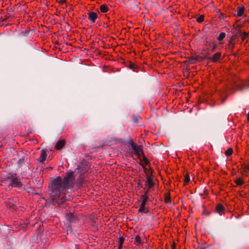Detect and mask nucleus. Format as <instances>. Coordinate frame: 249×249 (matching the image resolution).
I'll use <instances>...</instances> for the list:
<instances>
[{
  "mask_svg": "<svg viewBox=\"0 0 249 249\" xmlns=\"http://www.w3.org/2000/svg\"><path fill=\"white\" fill-rule=\"evenodd\" d=\"M235 182L237 185L240 186L243 184L244 181L241 178H238L235 180Z\"/></svg>",
  "mask_w": 249,
  "mask_h": 249,
  "instance_id": "nucleus-23",
  "label": "nucleus"
},
{
  "mask_svg": "<svg viewBox=\"0 0 249 249\" xmlns=\"http://www.w3.org/2000/svg\"><path fill=\"white\" fill-rule=\"evenodd\" d=\"M235 87L237 90H243L249 88V82L239 80L235 83Z\"/></svg>",
  "mask_w": 249,
  "mask_h": 249,
  "instance_id": "nucleus-5",
  "label": "nucleus"
},
{
  "mask_svg": "<svg viewBox=\"0 0 249 249\" xmlns=\"http://www.w3.org/2000/svg\"><path fill=\"white\" fill-rule=\"evenodd\" d=\"M71 232L72 231L71 230V228H70L69 225L68 226V229H67V232L68 231ZM67 234H68V232H67Z\"/></svg>",
  "mask_w": 249,
  "mask_h": 249,
  "instance_id": "nucleus-35",
  "label": "nucleus"
},
{
  "mask_svg": "<svg viewBox=\"0 0 249 249\" xmlns=\"http://www.w3.org/2000/svg\"><path fill=\"white\" fill-rule=\"evenodd\" d=\"M242 31L241 30V28L238 27H235L234 28V34L235 35L237 36V37L238 36H240L242 35Z\"/></svg>",
  "mask_w": 249,
  "mask_h": 249,
  "instance_id": "nucleus-19",
  "label": "nucleus"
},
{
  "mask_svg": "<svg viewBox=\"0 0 249 249\" xmlns=\"http://www.w3.org/2000/svg\"><path fill=\"white\" fill-rule=\"evenodd\" d=\"M128 68L134 71L137 72L139 67L133 63H129Z\"/></svg>",
  "mask_w": 249,
  "mask_h": 249,
  "instance_id": "nucleus-16",
  "label": "nucleus"
},
{
  "mask_svg": "<svg viewBox=\"0 0 249 249\" xmlns=\"http://www.w3.org/2000/svg\"><path fill=\"white\" fill-rule=\"evenodd\" d=\"M124 242V238L123 236H120L119 239V245H118L119 249H122Z\"/></svg>",
  "mask_w": 249,
  "mask_h": 249,
  "instance_id": "nucleus-21",
  "label": "nucleus"
},
{
  "mask_svg": "<svg viewBox=\"0 0 249 249\" xmlns=\"http://www.w3.org/2000/svg\"><path fill=\"white\" fill-rule=\"evenodd\" d=\"M247 118H248V120L249 121V113H248V115H247Z\"/></svg>",
  "mask_w": 249,
  "mask_h": 249,
  "instance_id": "nucleus-39",
  "label": "nucleus"
},
{
  "mask_svg": "<svg viewBox=\"0 0 249 249\" xmlns=\"http://www.w3.org/2000/svg\"><path fill=\"white\" fill-rule=\"evenodd\" d=\"M196 60H197V59L195 57H190L189 59V62L191 64L195 63L196 62Z\"/></svg>",
  "mask_w": 249,
  "mask_h": 249,
  "instance_id": "nucleus-28",
  "label": "nucleus"
},
{
  "mask_svg": "<svg viewBox=\"0 0 249 249\" xmlns=\"http://www.w3.org/2000/svg\"><path fill=\"white\" fill-rule=\"evenodd\" d=\"M220 18L221 19H222V18H224V16H223V15H221L220 16Z\"/></svg>",
  "mask_w": 249,
  "mask_h": 249,
  "instance_id": "nucleus-38",
  "label": "nucleus"
},
{
  "mask_svg": "<svg viewBox=\"0 0 249 249\" xmlns=\"http://www.w3.org/2000/svg\"><path fill=\"white\" fill-rule=\"evenodd\" d=\"M190 177H189V175H188V174L186 175L185 176L184 182L186 183H188L190 181Z\"/></svg>",
  "mask_w": 249,
  "mask_h": 249,
  "instance_id": "nucleus-29",
  "label": "nucleus"
},
{
  "mask_svg": "<svg viewBox=\"0 0 249 249\" xmlns=\"http://www.w3.org/2000/svg\"><path fill=\"white\" fill-rule=\"evenodd\" d=\"M148 190H146L144 194L142 196V203L140 205V207L139 209V212H144V210L145 209V205L146 204V203L148 200Z\"/></svg>",
  "mask_w": 249,
  "mask_h": 249,
  "instance_id": "nucleus-4",
  "label": "nucleus"
},
{
  "mask_svg": "<svg viewBox=\"0 0 249 249\" xmlns=\"http://www.w3.org/2000/svg\"><path fill=\"white\" fill-rule=\"evenodd\" d=\"M226 36V34L224 32H222L218 36V37H217V40L220 42L221 41L223 38L225 37Z\"/></svg>",
  "mask_w": 249,
  "mask_h": 249,
  "instance_id": "nucleus-22",
  "label": "nucleus"
},
{
  "mask_svg": "<svg viewBox=\"0 0 249 249\" xmlns=\"http://www.w3.org/2000/svg\"><path fill=\"white\" fill-rule=\"evenodd\" d=\"M225 208L221 204H218L215 207V213H218L219 215H221L223 213H225Z\"/></svg>",
  "mask_w": 249,
  "mask_h": 249,
  "instance_id": "nucleus-8",
  "label": "nucleus"
},
{
  "mask_svg": "<svg viewBox=\"0 0 249 249\" xmlns=\"http://www.w3.org/2000/svg\"><path fill=\"white\" fill-rule=\"evenodd\" d=\"M210 46L211 47H212V51L213 52L215 50V49L217 47V45L216 44H210Z\"/></svg>",
  "mask_w": 249,
  "mask_h": 249,
  "instance_id": "nucleus-31",
  "label": "nucleus"
},
{
  "mask_svg": "<svg viewBox=\"0 0 249 249\" xmlns=\"http://www.w3.org/2000/svg\"><path fill=\"white\" fill-rule=\"evenodd\" d=\"M234 46V43H233L231 41H229V48L230 49L232 50Z\"/></svg>",
  "mask_w": 249,
  "mask_h": 249,
  "instance_id": "nucleus-30",
  "label": "nucleus"
},
{
  "mask_svg": "<svg viewBox=\"0 0 249 249\" xmlns=\"http://www.w3.org/2000/svg\"><path fill=\"white\" fill-rule=\"evenodd\" d=\"M5 181L9 182V185L12 187H18L20 189H23V185L16 173H8L4 178Z\"/></svg>",
  "mask_w": 249,
  "mask_h": 249,
  "instance_id": "nucleus-2",
  "label": "nucleus"
},
{
  "mask_svg": "<svg viewBox=\"0 0 249 249\" xmlns=\"http://www.w3.org/2000/svg\"><path fill=\"white\" fill-rule=\"evenodd\" d=\"M245 8L243 6H239L237 8V13L235 15L236 17H241L244 13Z\"/></svg>",
  "mask_w": 249,
  "mask_h": 249,
  "instance_id": "nucleus-13",
  "label": "nucleus"
},
{
  "mask_svg": "<svg viewBox=\"0 0 249 249\" xmlns=\"http://www.w3.org/2000/svg\"><path fill=\"white\" fill-rule=\"evenodd\" d=\"M246 169L247 170H249V166H246Z\"/></svg>",
  "mask_w": 249,
  "mask_h": 249,
  "instance_id": "nucleus-40",
  "label": "nucleus"
},
{
  "mask_svg": "<svg viewBox=\"0 0 249 249\" xmlns=\"http://www.w3.org/2000/svg\"><path fill=\"white\" fill-rule=\"evenodd\" d=\"M134 244L136 246H139L142 244V242L141 240V238L139 235H137L135 238V242Z\"/></svg>",
  "mask_w": 249,
  "mask_h": 249,
  "instance_id": "nucleus-17",
  "label": "nucleus"
},
{
  "mask_svg": "<svg viewBox=\"0 0 249 249\" xmlns=\"http://www.w3.org/2000/svg\"><path fill=\"white\" fill-rule=\"evenodd\" d=\"M136 10H140V8L137 6H136Z\"/></svg>",
  "mask_w": 249,
  "mask_h": 249,
  "instance_id": "nucleus-41",
  "label": "nucleus"
},
{
  "mask_svg": "<svg viewBox=\"0 0 249 249\" xmlns=\"http://www.w3.org/2000/svg\"><path fill=\"white\" fill-rule=\"evenodd\" d=\"M65 142L64 140H59L55 144V148L57 150L61 149L65 144Z\"/></svg>",
  "mask_w": 249,
  "mask_h": 249,
  "instance_id": "nucleus-11",
  "label": "nucleus"
},
{
  "mask_svg": "<svg viewBox=\"0 0 249 249\" xmlns=\"http://www.w3.org/2000/svg\"><path fill=\"white\" fill-rule=\"evenodd\" d=\"M88 15L89 19L92 23H94L98 18L96 13L94 12H89Z\"/></svg>",
  "mask_w": 249,
  "mask_h": 249,
  "instance_id": "nucleus-7",
  "label": "nucleus"
},
{
  "mask_svg": "<svg viewBox=\"0 0 249 249\" xmlns=\"http://www.w3.org/2000/svg\"><path fill=\"white\" fill-rule=\"evenodd\" d=\"M66 0H61L59 2L61 3H64L66 2Z\"/></svg>",
  "mask_w": 249,
  "mask_h": 249,
  "instance_id": "nucleus-36",
  "label": "nucleus"
},
{
  "mask_svg": "<svg viewBox=\"0 0 249 249\" xmlns=\"http://www.w3.org/2000/svg\"><path fill=\"white\" fill-rule=\"evenodd\" d=\"M221 52H217L216 53H215L213 55V57H206V58L208 60H211L213 62H216L218 61V60H219V59L220 58V57L221 56Z\"/></svg>",
  "mask_w": 249,
  "mask_h": 249,
  "instance_id": "nucleus-9",
  "label": "nucleus"
},
{
  "mask_svg": "<svg viewBox=\"0 0 249 249\" xmlns=\"http://www.w3.org/2000/svg\"><path fill=\"white\" fill-rule=\"evenodd\" d=\"M74 182V173L71 171L67 173L63 179L60 177L52 179L49 186L52 203L60 206L64 203L67 200V190L72 188Z\"/></svg>",
  "mask_w": 249,
  "mask_h": 249,
  "instance_id": "nucleus-1",
  "label": "nucleus"
},
{
  "mask_svg": "<svg viewBox=\"0 0 249 249\" xmlns=\"http://www.w3.org/2000/svg\"><path fill=\"white\" fill-rule=\"evenodd\" d=\"M232 153V149L231 148H229L226 151H225V155L227 156H229L231 155Z\"/></svg>",
  "mask_w": 249,
  "mask_h": 249,
  "instance_id": "nucleus-24",
  "label": "nucleus"
},
{
  "mask_svg": "<svg viewBox=\"0 0 249 249\" xmlns=\"http://www.w3.org/2000/svg\"><path fill=\"white\" fill-rule=\"evenodd\" d=\"M89 219L91 222V225L93 226L92 231L94 232L96 231V230H97V228L95 226V224L96 223V220L97 218H96L94 215H91L89 217Z\"/></svg>",
  "mask_w": 249,
  "mask_h": 249,
  "instance_id": "nucleus-12",
  "label": "nucleus"
},
{
  "mask_svg": "<svg viewBox=\"0 0 249 249\" xmlns=\"http://www.w3.org/2000/svg\"><path fill=\"white\" fill-rule=\"evenodd\" d=\"M210 212H209V213H208V215H210Z\"/></svg>",
  "mask_w": 249,
  "mask_h": 249,
  "instance_id": "nucleus-42",
  "label": "nucleus"
},
{
  "mask_svg": "<svg viewBox=\"0 0 249 249\" xmlns=\"http://www.w3.org/2000/svg\"><path fill=\"white\" fill-rule=\"evenodd\" d=\"M127 143L130 144L136 155L140 156L141 153L144 155L142 149V146L137 145L136 144L133 142L132 139L130 137H129V141Z\"/></svg>",
  "mask_w": 249,
  "mask_h": 249,
  "instance_id": "nucleus-3",
  "label": "nucleus"
},
{
  "mask_svg": "<svg viewBox=\"0 0 249 249\" xmlns=\"http://www.w3.org/2000/svg\"><path fill=\"white\" fill-rule=\"evenodd\" d=\"M144 161L146 164H149L150 163L149 161L145 157H144Z\"/></svg>",
  "mask_w": 249,
  "mask_h": 249,
  "instance_id": "nucleus-33",
  "label": "nucleus"
},
{
  "mask_svg": "<svg viewBox=\"0 0 249 249\" xmlns=\"http://www.w3.org/2000/svg\"><path fill=\"white\" fill-rule=\"evenodd\" d=\"M165 202L167 204H171V203L169 193H167L165 194Z\"/></svg>",
  "mask_w": 249,
  "mask_h": 249,
  "instance_id": "nucleus-20",
  "label": "nucleus"
},
{
  "mask_svg": "<svg viewBox=\"0 0 249 249\" xmlns=\"http://www.w3.org/2000/svg\"><path fill=\"white\" fill-rule=\"evenodd\" d=\"M46 157L47 154L46 151L44 150H42L38 159L40 162H43L46 160Z\"/></svg>",
  "mask_w": 249,
  "mask_h": 249,
  "instance_id": "nucleus-14",
  "label": "nucleus"
},
{
  "mask_svg": "<svg viewBox=\"0 0 249 249\" xmlns=\"http://www.w3.org/2000/svg\"><path fill=\"white\" fill-rule=\"evenodd\" d=\"M154 184H155V183L153 181L151 177L147 175L146 176V179L145 180V185L148 187V188L147 190H148V191H149L151 188H152L153 186H154Z\"/></svg>",
  "mask_w": 249,
  "mask_h": 249,
  "instance_id": "nucleus-10",
  "label": "nucleus"
},
{
  "mask_svg": "<svg viewBox=\"0 0 249 249\" xmlns=\"http://www.w3.org/2000/svg\"><path fill=\"white\" fill-rule=\"evenodd\" d=\"M237 35H235V34L233 36H232L231 38H230V39L229 41H231V42H232V41L233 40H234L235 38H237Z\"/></svg>",
  "mask_w": 249,
  "mask_h": 249,
  "instance_id": "nucleus-32",
  "label": "nucleus"
},
{
  "mask_svg": "<svg viewBox=\"0 0 249 249\" xmlns=\"http://www.w3.org/2000/svg\"><path fill=\"white\" fill-rule=\"evenodd\" d=\"M175 244L173 243L172 245V249H175Z\"/></svg>",
  "mask_w": 249,
  "mask_h": 249,
  "instance_id": "nucleus-37",
  "label": "nucleus"
},
{
  "mask_svg": "<svg viewBox=\"0 0 249 249\" xmlns=\"http://www.w3.org/2000/svg\"><path fill=\"white\" fill-rule=\"evenodd\" d=\"M100 10L102 13H106L108 11V7L106 4H102L100 6Z\"/></svg>",
  "mask_w": 249,
  "mask_h": 249,
  "instance_id": "nucleus-18",
  "label": "nucleus"
},
{
  "mask_svg": "<svg viewBox=\"0 0 249 249\" xmlns=\"http://www.w3.org/2000/svg\"><path fill=\"white\" fill-rule=\"evenodd\" d=\"M132 119L134 123L137 125H139V123L141 121V117L139 114H133Z\"/></svg>",
  "mask_w": 249,
  "mask_h": 249,
  "instance_id": "nucleus-15",
  "label": "nucleus"
},
{
  "mask_svg": "<svg viewBox=\"0 0 249 249\" xmlns=\"http://www.w3.org/2000/svg\"><path fill=\"white\" fill-rule=\"evenodd\" d=\"M204 20V16L203 15H200L196 18L197 22L199 23H201Z\"/></svg>",
  "mask_w": 249,
  "mask_h": 249,
  "instance_id": "nucleus-26",
  "label": "nucleus"
},
{
  "mask_svg": "<svg viewBox=\"0 0 249 249\" xmlns=\"http://www.w3.org/2000/svg\"><path fill=\"white\" fill-rule=\"evenodd\" d=\"M84 182V178L82 177H80L77 179V183L78 185L81 186Z\"/></svg>",
  "mask_w": 249,
  "mask_h": 249,
  "instance_id": "nucleus-25",
  "label": "nucleus"
},
{
  "mask_svg": "<svg viewBox=\"0 0 249 249\" xmlns=\"http://www.w3.org/2000/svg\"><path fill=\"white\" fill-rule=\"evenodd\" d=\"M137 187L139 188H142V185L140 182L137 183Z\"/></svg>",
  "mask_w": 249,
  "mask_h": 249,
  "instance_id": "nucleus-34",
  "label": "nucleus"
},
{
  "mask_svg": "<svg viewBox=\"0 0 249 249\" xmlns=\"http://www.w3.org/2000/svg\"><path fill=\"white\" fill-rule=\"evenodd\" d=\"M65 217L68 226L69 225V222L70 223L75 222L77 220L76 217L71 213H67Z\"/></svg>",
  "mask_w": 249,
  "mask_h": 249,
  "instance_id": "nucleus-6",
  "label": "nucleus"
},
{
  "mask_svg": "<svg viewBox=\"0 0 249 249\" xmlns=\"http://www.w3.org/2000/svg\"><path fill=\"white\" fill-rule=\"evenodd\" d=\"M248 36V34L246 32H243L242 33L241 36H240L241 37V38L242 40H244L245 39V38Z\"/></svg>",
  "mask_w": 249,
  "mask_h": 249,
  "instance_id": "nucleus-27",
  "label": "nucleus"
}]
</instances>
